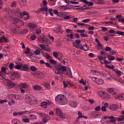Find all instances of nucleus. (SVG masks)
<instances>
[{
  "instance_id": "13",
  "label": "nucleus",
  "mask_w": 124,
  "mask_h": 124,
  "mask_svg": "<svg viewBox=\"0 0 124 124\" xmlns=\"http://www.w3.org/2000/svg\"><path fill=\"white\" fill-rule=\"evenodd\" d=\"M8 88H9V89H12V88L16 85L15 83L11 81V80L8 79Z\"/></svg>"
},
{
  "instance_id": "29",
  "label": "nucleus",
  "mask_w": 124,
  "mask_h": 124,
  "mask_svg": "<svg viewBox=\"0 0 124 124\" xmlns=\"http://www.w3.org/2000/svg\"><path fill=\"white\" fill-rule=\"evenodd\" d=\"M116 99H119V100H124V94H122L115 97Z\"/></svg>"
},
{
  "instance_id": "15",
  "label": "nucleus",
  "mask_w": 124,
  "mask_h": 124,
  "mask_svg": "<svg viewBox=\"0 0 124 124\" xmlns=\"http://www.w3.org/2000/svg\"><path fill=\"white\" fill-rule=\"evenodd\" d=\"M20 89H28L29 88V85L27 83H23L19 84Z\"/></svg>"
},
{
  "instance_id": "14",
  "label": "nucleus",
  "mask_w": 124,
  "mask_h": 124,
  "mask_svg": "<svg viewBox=\"0 0 124 124\" xmlns=\"http://www.w3.org/2000/svg\"><path fill=\"white\" fill-rule=\"evenodd\" d=\"M80 50H83L84 51H89L90 47L87 44L84 45L82 46H80L79 48Z\"/></svg>"
},
{
  "instance_id": "20",
  "label": "nucleus",
  "mask_w": 124,
  "mask_h": 124,
  "mask_svg": "<svg viewBox=\"0 0 124 124\" xmlns=\"http://www.w3.org/2000/svg\"><path fill=\"white\" fill-rule=\"evenodd\" d=\"M22 69L23 71H30V68L26 64L22 65Z\"/></svg>"
},
{
  "instance_id": "31",
  "label": "nucleus",
  "mask_w": 124,
  "mask_h": 124,
  "mask_svg": "<svg viewBox=\"0 0 124 124\" xmlns=\"http://www.w3.org/2000/svg\"><path fill=\"white\" fill-rule=\"evenodd\" d=\"M113 71H114L115 73L118 75V76L120 77L122 75V72L119 71V70L113 69Z\"/></svg>"
},
{
  "instance_id": "19",
  "label": "nucleus",
  "mask_w": 124,
  "mask_h": 124,
  "mask_svg": "<svg viewBox=\"0 0 124 124\" xmlns=\"http://www.w3.org/2000/svg\"><path fill=\"white\" fill-rule=\"evenodd\" d=\"M33 90H35V91H41V86L38 85H35L33 86Z\"/></svg>"
},
{
  "instance_id": "40",
  "label": "nucleus",
  "mask_w": 124,
  "mask_h": 124,
  "mask_svg": "<svg viewBox=\"0 0 124 124\" xmlns=\"http://www.w3.org/2000/svg\"><path fill=\"white\" fill-rule=\"evenodd\" d=\"M97 3L102 5L103 4H105V2L103 0H99Z\"/></svg>"
},
{
  "instance_id": "3",
  "label": "nucleus",
  "mask_w": 124,
  "mask_h": 124,
  "mask_svg": "<svg viewBox=\"0 0 124 124\" xmlns=\"http://www.w3.org/2000/svg\"><path fill=\"white\" fill-rule=\"evenodd\" d=\"M25 101L29 104H34L37 103V100L32 96H26L25 98Z\"/></svg>"
},
{
  "instance_id": "50",
  "label": "nucleus",
  "mask_w": 124,
  "mask_h": 124,
  "mask_svg": "<svg viewBox=\"0 0 124 124\" xmlns=\"http://www.w3.org/2000/svg\"><path fill=\"white\" fill-rule=\"evenodd\" d=\"M105 98L106 99H110L111 98V96L109 95L108 93L106 94V95L105 96Z\"/></svg>"
},
{
  "instance_id": "46",
  "label": "nucleus",
  "mask_w": 124,
  "mask_h": 124,
  "mask_svg": "<svg viewBox=\"0 0 124 124\" xmlns=\"http://www.w3.org/2000/svg\"><path fill=\"white\" fill-rule=\"evenodd\" d=\"M30 117L31 118V119L33 121V120H36V116L34 115H30Z\"/></svg>"
},
{
  "instance_id": "8",
  "label": "nucleus",
  "mask_w": 124,
  "mask_h": 124,
  "mask_svg": "<svg viewBox=\"0 0 124 124\" xmlns=\"http://www.w3.org/2000/svg\"><path fill=\"white\" fill-rule=\"evenodd\" d=\"M80 44H81V40H76L73 43V46L77 49H80V47H81V46H80Z\"/></svg>"
},
{
  "instance_id": "21",
  "label": "nucleus",
  "mask_w": 124,
  "mask_h": 124,
  "mask_svg": "<svg viewBox=\"0 0 124 124\" xmlns=\"http://www.w3.org/2000/svg\"><path fill=\"white\" fill-rule=\"evenodd\" d=\"M65 3H67V4H69L70 3H72V4H79V2H75L73 1H69L68 0H65Z\"/></svg>"
},
{
  "instance_id": "57",
  "label": "nucleus",
  "mask_w": 124,
  "mask_h": 124,
  "mask_svg": "<svg viewBox=\"0 0 124 124\" xmlns=\"http://www.w3.org/2000/svg\"><path fill=\"white\" fill-rule=\"evenodd\" d=\"M22 121L24 123H30V119L29 118L23 119Z\"/></svg>"
},
{
  "instance_id": "58",
  "label": "nucleus",
  "mask_w": 124,
  "mask_h": 124,
  "mask_svg": "<svg viewBox=\"0 0 124 124\" xmlns=\"http://www.w3.org/2000/svg\"><path fill=\"white\" fill-rule=\"evenodd\" d=\"M106 67H107V68H109V69H112V70H113V69H114V65L110 66V65H106Z\"/></svg>"
},
{
  "instance_id": "22",
  "label": "nucleus",
  "mask_w": 124,
  "mask_h": 124,
  "mask_svg": "<svg viewBox=\"0 0 124 124\" xmlns=\"http://www.w3.org/2000/svg\"><path fill=\"white\" fill-rule=\"evenodd\" d=\"M106 92H104L103 91H100L99 92V94L100 95L101 97H102V98H105V95H106Z\"/></svg>"
},
{
  "instance_id": "35",
  "label": "nucleus",
  "mask_w": 124,
  "mask_h": 124,
  "mask_svg": "<svg viewBox=\"0 0 124 124\" xmlns=\"http://www.w3.org/2000/svg\"><path fill=\"white\" fill-rule=\"evenodd\" d=\"M18 123H19V120H18V119H15L13 120L12 121V124H18Z\"/></svg>"
},
{
  "instance_id": "28",
  "label": "nucleus",
  "mask_w": 124,
  "mask_h": 124,
  "mask_svg": "<svg viewBox=\"0 0 124 124\" xmlns=\"http://www.w3.org/2000/svg\"><path fill=\"white\" fill-rule=\"evenodd\" d=\"M116 121L118 122H123V121H124V116H120L119 117H116Z\"/></svg>"
},
{
  "instance_id": "33",
  "label": "nucleus",
  "mask_w": 124,
  "mask_h": 124,
  "mask_svg": "<svg viewBox=\"0 0 124 124\" xmlns=\"http://www.w3.org/2000/svg\"><path fill=\"white\" fill-rule=\"evenodd\" d=\"M22 67H23V65H18L15 66V69H17L18 70L22 69Z\"/></svg>"
},
{
  "instance_id": "59",
  "label": "nucleus",
  "mask_w": 124,
  "mask_h": 124,
  "mask_svg": "<svg viewBox=\"0 0 124 124\" xmlns=\"http://www.w3.org/2000/svg\"><path fill=\"white\" fill-rule=\"evenodd\" d=\"M41 32V29H37L36 30V33L37 34H39Z\"/></svg>"
},
{
  "instance_id": "56",
  "label": "nucleus",
  "mask_w": 124,
  "mask_h": 124,
  "mask_svg": "<svg viewBox=\"0 0 124 124\" xmlns=\"http://www.w3.org/2000/svg\"><path fill=\"white\" fill-rule=\"evenodd\" d=\"M41 49H39V50H36L35 51H34V53L35 54V55H39V54H40V50Z\"/></svg>"
},
{
  "instance_id": "5",
  "label": "nucleus",
  "mask_w": 124,
  "mask_h": 124,
  "mask_svg": "<svg viewBox=\"0 0 124 124\" xmlns=\"http://www.w3.org/2000/svg\"><path fill=\"white\" fill-rule=\"evenodd\" d=\"M56 113L57 116H59V117H60L61 119H65V114H63L62 111V110L59 108H56Z\"/></svg>"
},
{
  "instance_id": "11",
  "label": "nucleus",
  "mask_w": 124,
  "mask_h": 124,
  "mask_svg": "<svg viewBox=\"0 0 124 124\" xmlns=\"http://www.w3.org/2000/svg\"><path fill=\"white\" fill-rule=\"evenodd\" d=\"M119 108L120 107L118 104H113L109 107V109L112 110V111H116V110H118Z\"/></svg>"
},
{
  "instance_id": "6",
  "label": "nucleus",
  "mask_w": 124,
  "mask_h": 124,
  "mask_svg": "<svg viewBox=\"0 0 124 124\" xmlns=\"http://www.w3.org/2000/svg\"><path fill=\"white\" fill-rule=\"evenodd\" d=\"M38 39L41 43H45L46 44H47V42H49V41L45 36H41L39 37Z\"/></svg>"
},
{
  "instance_id": "1",
  "label": "nucleus",
  "mask_w": 124,
  "mask_h": 124,
  "mask_svg": "<svg viewBox=\"0 0 124 124\" xmlns=\"http://www.w3.org/2000/svg\"><path fill=\"white\" fill-rule=\"evenodd\" d=\"M54 73L57 75H62L63 74V72L66 71V67L65 66H62V64H58V65L54 66Z\"/></svg>"
},
{
  "instance_id": "25",
  "label": "nucleus",
  "mask_w": 124,
  "mask_h": 124,
  "mask_svg": "<svg viewBox=\"0 0 124 124\" xmlns=\"http://www.w3.org/2000/svg\"><path fill=\"white\" fill-rule=\"evenodd\" d=\"M67 75H70L69 78H73V77L72 76V72H71V69L70 68H69L68 70H67Z\"/></svg>"
},
{
  "instance_id": "16",
  "label": "nucleus",
  "mask_w": 124,
  "mask_h": 124,
  "mask_svg": "<svg viewBox=\"0 0 124 124\" xmlns=\"http://www.w3.org/2000/svg\"><path fill=\"white\" fill-rule=\"evenodd\" d=\"M26 113H28V111H21V112H15L13 113L14 116H18V115H19L21 116V115H23V114H26Z\"/></svg>"
},
{
  "instance_id": "51",
  "label": "nucleus",
  "mask_w": 124,
  "mask_h": 124,
  "mask_svg": "<svg viewBox=\"0 0 124 124\" xmlns=\"http://www.w3.org/2000/svg\"><path fill=\"white\" fill-rule=\"evenodd\" d=\"M44 87H45V88H47V89H49V88H50V83H46L44 84Z\"/></svg>"
},
{
  "instance_id": "30",
  "label": "nucleus",
  "mask_w": 124,
  "mask_h": 124,
  "mask_svg": "<svg viewBox=\"0 0 124 124\" xmlns=\"http://www.w3.org/2000/svg\"><path fill=\"white\" fill-rule=\"evenodd\" d=\"M41 106L42 108L46 109L47 108V103L46 102H43L41 103Z\"/></svg>"
},
{
  "instance_id": "26",
  "label": "nucleus",
  "mask_w": 124,
  "mask_h": 124,
  "mask_svg": "<svg viewBox=\"0 0 124 124\" xmlns=\"http://www.w3.org/2000/svg\"><path fill=\"white\" fill-rule=\"evenodd\" d=\"M96 84L99 85H103V84H104V81L102 79H98V80L96 81Z\"/></svg>"
},
{
  "instance_id": "37",
  "label": "nucleus",
  "mask_w": 124,
  "mask_h": 124,
  "mask_svg": "<svg viewBox=\"0 0 124 124\" xmlns=\"http://www.w3.org/2000/svg\"><path fill=\"white\" fill-rule=\"evenodd\" d=\"M40 72H35L34 73H32L31 74L35 77H37V76H39Z\"/></svg>"
},
{
  "instance_id": "60",
  "label": "nucleus",
  "mask_w": 124,
  "mask_h": 124,
  "mask_svg": "<svg viewBox=\"0 0 124 124\" xmlns=\"http://www.w3.org/2000/svg\"><path fill=\"white\" fill-rule=\"evenodd\" d=\"M99 74L103 76V77H106V74H105L104 72H99Z\"/></svg>"
},
{
  "instance_id": "42",
  "label": "nucleus",
  "mask_w": 124,
  "mask_h": 124,
  "mask_svg": "<svg viewBox=\"0 0 124 124\" xmlns=\"http://www.w3.org/2000/svg\"><path fill=\"white\" fill-rule=\"evenodd\" d=\"M116 33L118 35H122V36H124V32L122 31H118L116 32Z\"/></svg>"
},
{
  "instance_id": "52",
  "label": "nucleus",
  "mask_w": 124,
  "mask_h": 124,
  "mask_svg": "<svg viewBox=\"0 0 124 124\" xmlns=\"http://www.w3.org/2000/svg\"><path fill=\"white\" fill-rule=\"evenodd\" d=\"M95 41L97 43V44L99 45V47H102V45L99 42V41L97 39H95Z\"/></svg>"
},
{
  "instance_id": "41",
  "label": "nucleus",
  "mask_w": 124,
  "mask_h": 124,
  "mask_svg": "<svg viewBox=\"0 0 124 124\" xmlns=\"http://www.w3.org/2000/svg\"><path fill=\"white\" fill-rule=\"evenodd\" d=\"M92 115L93 116V117H94V118H97V117L99 116V114L95 111H93L92 113Z\"/></svg>"
},
{
  "instance_id": "2",
  "label": "nucleus",
  "mask_w": 124,
  "mask_h": 124,
  "mask_svg": "<svg viewBox=\"0 0 124 124\" xmlns=\"http://www.w3.org/2000/svg\"><path fill=\"white\" fill-rule=\"evenodd\" d=\"M55 101L60 105H65L67 103V99L64 95L59 94L55 97Z\"/></svg>"
},
{
  "instance_id": "49",
  "label": "nucleus",
  "mask_w": 124,
  "mask_h": 124,
  "mask_svg": "<svg viewBox=\"0 0 124 124\" xmlns=\"http://www.w3.org/2000/svg\"><path fill=\"white\" fill-rule=\"evenodd\" d=\"M49 62H50V63H52V64H57V62H56V61H55V60L50 59L49 60Z\"/></svg>"
},
{
  "instance_id": "61",
  "label": "nucleus",
  "mask_w": 124,
  "mask_h": 124,
  "mask_svg": "<svg viewBox=\"0 0 124 124\" xmlns=\"http://www.w3.org/2000/svg\"><path fill=\"white\" fill-rule=\"evenodd\" d=\"M53 55L55 58H58L59 57V54L57 52H54Z\"/></svg>"
},
{
  "instance_id": "27",
  "label": "nucleus",
  "mask_w": 124,
  "mask_h": 124,
  "mask_svg": "<svg viewBox=\"0 0 124 124\" xmlns=\"http://www.w3.org/2000/svg\"><path fill=\"white\" fill-rule=\"evenodd\" d=\"M61 29H62L61 26H57V27L54 30V31H55V32H56V33H58L59 32H60V31H61Z\"/></svg>"
},
{
  "instance_id": "53",
  "label": "nucleus",
  "mask_w": 124,
  "mask_h": 124,
  "mask_svg": "<svg viewBox=\"0 0 124 124\" xmlns=\"http://www.w3.org/2000/svg\"><path fill=\"white\" fill-rule=\"evenodd\" d=\"M114 88H108V92L109 93H113V92H114Z\"/></svg>"
},
{
  "instance_id": "17",
  "label": "nucleus",
  "mask_w": 124,
  "mask_h": 124,
  "mask_svg": "<svg viewBox=\"0 0 124 124\" xmlns=\"http://www.w3.org/2000/svg\"><path fill=\"white\" fill-rule=\"evenodd\" d=\"M61 7L62 10H68L71 9V7L69 6V5L62 6Z\"/></svg>"
},
{
  "instance_id": "12",
  "label": "nucleus",
  "mask_w": 124,
  "mask_h": 124,
  "mask_svg": "<svg viewBox=\"0 0 124 124\" xmlns=\"http://www.w3.org/2000/svg\"><path fill=\"white\" fill-rule=\"evenodd\" d=\"M109 106V104L108 103H105L104 105L102 106V108H101V110L102 112H107V108H108Z\"/></svg>"
},
{
  "instance_id": "54",
  "label": "nucleus",
  "mask_w": 124,
  "mask_h": 124,
  "mask_svg": "<svg viewBox=\"0 0 124 124\" xmlns=\"http://www.w3.org/2000/svg\"><path fill=\"white\" fill-rule=\"evenodd\" d=\"M28 31H29L28 29H24L21 31V33H22L23 34H25L26 33H27Z\"/></svg>"
},
{
  "instance_id": "24",
  "label": "nucleus",
  "mask_w": 124,
  "mask_h": 124,
  "mask_svg": "<svg viewBox=\"0 0 124 124\" xmlns=\"http://www.w3.org/2000/svg\"><path fill=\"white\" fill-rule=\"evenodd\" d=\"M28 26L31 29H35L36 28H37V25L34 23H30L28 25Z\"/></svg>"
},
{
  "instance_id": "18",
  "label": "nucleus",
  "mask_w": 124,
  "mask_h": 124,
  "mask_svg": "<svg viewBox=\"0 0 124 124\" xmlns=\"http://www.w3.org/2000/svg\"><path fill=\"white\" fill-rule=\"evenodd\" d=\"M0 42L7 43V42H8V39L7 38L5 37V36H3L1 38H0Z\"/></svg>"
},
{
  "instance_id": "36",
  "label": "nucleus",
  "mask_w": 124,
  "mask_h": 124,
  "mask_svg": "<svg viewBox=\"0 0 124 124\" xmlns=\"http://www.w3.org/2000/svg\"><path fill=\"white\" fill-rule=\"evenodd\" d=\"M73 35H74L73 34H67V35L66 36V37H69L70 39H73L74 38Z\"/></svg>"
},
{
  "instance_id": "55",
  "label": "nucleus",
  "mask_w": 124,
  "mask_h": 124,
  "mask_svg": "<svg viewBox=\"0 0 124 124\" xmlns=\"http://www.w3.org/2000/svg\"><path fill=\"white\" fill-rule=\"evenodd\" d=\"M6 69H8V68L3 67L1 69L2 72L3 73H6Z\"/></svg>"
},
{
  "instance_id": "44",
  "label": "nucleus",
  "mask_w": 124,
  "mask_h": 124,
  "mask_svg": "<svg viewBox=\"0 0 124 124\" xmlns=\"http://www.w3.org/2000/svg\"><path fill=\"white\" fill-rule=\"evenodd\" d=\"M66 14H67V13L66 12H64V13H59L58 14V16H59V17H62V16H63V15H66Z\"/></svg>"
},
{
  "instance_id": "32",
  "label": "nucleus",
  "mask_w": 124,
  "mask_h": 124,
  "mask_svg": "<svg viewBox=\"0 0 124 124\" xmlns=\"http://www.w3.org/2000/svg\"><path fill=\"white\" fill-rule=\"evenodd\" d=\"M31 71L32 72H35V71H37V68L34 66H31L30 68Z\"/></svg>"
},
{
  "instance_id": "62",
  "label": "nucleus",
  "mask_w": 124,
  "mask_h": 124,
  "mask_svg": "<svg viewBox=\"0 0 124 124\" xmlns=\"http://www.w3.org/2000/svg\"><path fill=\"white\" fill-rule=\"evenodd\" d=\"M100 110H101V108H100V106H97L95 108V111H100Z\"/></svg>"
},
{
  "instance_id": "10",
  "label": "nucleus",
  "mask_w": 124,
  "mask_h": 124,
  "mask_svg": "<svg viewBox=\"0 0 124 124\" xmlns=\"http://www.w3.org/2000/svg\"><path fill=\"white\" fill-rule=\"evenodd\" d=\"M85 7L86 6H83V7H81L80 6H76L74 7L73 9H74V10H87V9H89V8H83Z\"/></svg>"
},
{
  "instance_id": "34",
  "label": "nucleus",
  "mask_w": 124,
  "mask_h": 124,
  "mask_svg": "<svg viewBox=\"0 0 124 124\" xmlns=\"http://www.w3.org/2000/svg\"><path fill=\"white\" fill-rule=\"evenodd\" d=\"M40 11H48L47 7H43L40 9Z\"/></svg>"
},
{
  "instance_id": "9",
  "label": "nucleus",
  "mask_w": 124,
  "mask_h": 124,
  "mask_svg": "<svg viewBox=\"0 0 124 124\" xmlns=\"http://www.w3.org/2000/svg\"><path fill=\"white\" fill-rule=\"evenodd\" d=\"M39 46L43 51H46V52H48V53H50L51 52V48L50 47H46V46L43 44L39 45Z\"/></svg>"
},
{
  "instance_id": "38",
  "label": "nucleus",
  "mask_w": 124,
  "mask_h": 124,
  "mask_svg": "<svg viewBox=\"0 0 124 124\" xmlns=\"http://www.w3.org/2000/svg\"><path fill=\"white\" fill-rule=\"evenodd\" d=\"M9 68L10 70H13L14 68V63L12 62L9 65Z\"/></svg>"
},
{
  "instance_id": "7",
  "label": "nucleus",
  "mask_w": 124,
  "mask_h": 124,
  "mask_svg": "<svg viewBox=\"0 0 124 124\" xmlns=\"http://www.w3.org/2000/svg\"><path fill=\"white\" fill-rule=\"evenodd\" d=\"M98 60H100V61H103L104 60V64H109V63H111V62L107 61L106 60V56L102 57L101 56H99L97 57Z\"/></svg>"
},
{
  "instance_id": "39",
  "label": "nucleus",
  "mask_w": 124,
  "mask_h": 124,
  "mask_svg": "<svg viewBox=\"0 0 124 124\" xmlns=\"http://www.w3.org/2000/svg\"><path fill=\"white\" fill-rule=\"evenodd\" d=\"M78 117H77V120H79V119L81 118H83L84 117V115H82V113L80 112V111L78 112Z\"/></svg>"
},
{
  "instance_id": "47",
  "label": "nucleus",
  "mask_w": 124,
  "mask_h": 124,
  "mask_svg": "<svg viewBox=\"0 0 124 124\" xmlns=\"http://www.w3.org/2000/svg\"><path fill=\"white\" fill-rule=\"evenodd\" d=\"M74 106H71V107H73L74 108H76V107H77L78 104L75 102H72V104Z\"/></svg>"
},
{
  "instance_id": "64",
  "label": "nucleus",
  "mask_w": 124,
  "mask_h": 124,
  "mask_svg": "<svg viewBox=\"0 0 124 124\" xmlns=\"http://www.w3.org/2000/svg\"><path fill=\"white\" fill-rule=\"evenodd\" d=\"M118 22L120 23H124V18H119L118 19Z\"/></svg>"
},
{
  "instance_id": "48",
  "label": "nucleus",
  "mask_w": 124,
  "mask_h": 124,
  "mask_svg": "<svg viewBox=\"0 0 124 124\" xmlns=\"http://www.w3.org/2000/svg\"><path fill=\"white\" fill-rule=\"evenodd\" d=\"M80 84H82V85H84L86 86L87 85V83H86L85 81H84V79H81L79 81Z\"/></svg>"
},
{
  "instance_id": "63",
  "label": "nucleus",
  "mask_w": 124,
  "mask_h": 124,
  "mask_svg": "<svg viewBox=\"0 0 124 124\" xmlns=\"http://www.w3.org/2000/svg\"><path fill=\"white\" fill-rule=\"evenodd\" d=\"M31 40H34L35 39H36V36H35V35H33L31 36Z\"/></svg>"
},
{
  "instance_id": "45",
  "label": "nucleus",
  "mask_w": 124,
  "mask_h": 124,
  "mask_svg": "<svg viewBox=\"0 0 124 124\" xmlns=\"http://www.w3.org/2000/svg\"><path fill=\"white\" fill-rule=\"evenodd\" d=\"M39 76H40L41 79H43V78H45V74H43V73L40 72Z\"/></svg>"
},
{
  "instance_id": "4",
  "label": "nucleus",
  "mask_w": 124,
  "mask_h": 124,
  "mask_svg": "<svg viewBox=\"0 0 124 124\" xmlns=\"http://www.w3.org/2000/svg\"><path fill=\"white\" fill-rule=\"evenodd\" d=\"M20 13V16L21 19H23V18H24V16H25V15L27 16V17L24 18L23 19L24 20V21H27V20H29V19H31V16H30V14H29L28 12L26 11H24L22 13Z\"/></svg>"
},
{
  "instance_id": "43",
  "label": "nucleus",
  "mask_w": 124,
  "mask_h": 124,
  "mask_svg": "<svg viewBox=\"0 0 124 124\" xmlns=\"http://www.w3.org/2000/svg\"><path fill=\"white\" fill-rule=\"evenodd\" d=\"M108 58L109 61H114L115 60V57L108 55Z\"/></svg>"
},
{
  "instance_id": "23",
  "label": "nucleus",
  "mask_w": 124,
  "mask_h": 124,
  "mask_svg": "<svg viewBox=\"0 0 124 124\" xmlns=\"http://www.w3.org/2000/svg\"><path fill=\"white\" fill-rule=\"evenodd\" d=\"M109 119H110V123H116V121H117V119H116V117L115 118L114 117V116H109Z\"/></svg>"
}]
</instances>
